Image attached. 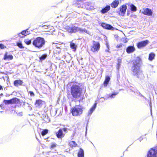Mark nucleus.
Wrapping results in <instances>:
<instances>
[{
  "instance_id": "9d476101",
  "label": "nucleus",
  "mask_w": 157,
  "mask_h": 157,
  "mask_svg": "<svg viewBox=\"0 0 157 157\" xmlns=\"http://www.w3.org/2000/svg\"><path fill=\"white\" fill-rule=\"evenodd\" d=\"M56 137L59 139H62L64 137L65 134H64L62 131L61 128H60L56 133Z\"/></svg>"
},
{
  "instance_id": "393cba45",
  "label": "nucleus",
  "mask_w": 157,
  "mask_h": 157,
  "mask_svg": "<svg viewBox=\"0 0 157 157\" xmlns=\"http://www.w3.org/2000/svg\"><path fill=\"white\" fill-rule=\"evenodd\" d=\"M22 35L26 36L30 34V31H28V29L24 30L21 33Z\"/></svg>"
},
{
  "instance_id": "9b49d317",
  "label": "nucleus",
  "mask_w": 157,
  "mask_h": 157,
  "mask_svg": "<svg viewBox=\"0 0 157 157\" xmlns=\"http://www.w3.org/2000/svg\"><path fill=\"white\" fill-rule=\"evenodd\" d=\"M101 25L105 29L113 30V27L111 25L105 23H102Z\"/></svg>"
},
{
  "instance_id": "a18cd8bd",
  "label": "nucleus",
  "mask_w": 157,
  "mask_h": 157,
  "mask_svg": "<svg viewBox=\"0 0 157 157\" xmlns=\"http://www.w3.org/2000/svg\"><path fill=\"white\" fill-rule=\"evenodd\" d=\"M106 46H107V47L108 48H109V46L108 44H107Z\"/></svg>"
},
{
  "instance_id": "bb28decb",
  "label": "nucleus",
  "mask_w": 157,
  "mask_h": 157,
  "mask_svg": "<svg viewBox=\"0 0 157 157\" xmlns=\"http://www.w3.org/2000/svg\"><path fill=\"white\" fill-rule=\"evenodd\" d=\"M47 57V55L46 54L42 55L39 57V61L41 62L42 61L44 60Z\"/></svg>"
},
{
  "instance_id": "37998d69",
  "label": "nucleus",
  "mask_w": 157,
  "mask_h": 157,
  "mask_svg": "<svg viewBox=\"0 0 157 157\" xmlns=\"http://www.w3.org/2000/svg\"><path fill=\"white\" fill-rule=\"evenodd\" d=\"M2 89H3V87H2V86L0 85V90H2Z\"/></svg>"
},
{
  "instance_id": "2f4dec72",
  "label": "nucleus",
  "mask_w": 157,
  "mask_h": 157,
  "mask_svg": "<svg viewBox=\"0 0 157 157\" xmlns=\"http://www.w3.org/2000/svg\"><path fill=\"white\" fill-rule=\"evenodd\" d=\"M3 102L6 105L12 104L11 99L9 100H3Z\"/></svg>"
},
{
  "instance_id": "4be33fe9",
  "label": "nucleus",
  "mask_w": 157,
  "mask_h": 157,
  "mask_svg": "<svg viewBox=\"0 0 157 157\" xmlns=\"http://www.w3.org/2000/svg\"><path fill=\"white\" fill-rule=\"evenodd\" d=\"M78 157H84V152L83 150L80 148L78 153Z\"/></svg>"
},
{
  "instance_id": "39448f33",
  "label": "nucleus",
  "mask_w": 157,
  "mask_h": 157,
  "mask_svg": "<svg viewBox=\"0 0 157 157\" xmlns=\"http://www.w3.org/2000/svg\"><path fill=\"white\" fill-rule=\"evenodd\" d=\"M92 43V44L90 46V51L93 53L98 52L101 47L99 42L93 40Z\"/></svg>"
},
{
  "instance_id": "f3484780",
  "label": "nucleus",
  "mask_w": 157,
  "mask_h": 157,
  "mask_svg": "<svg viewBox=\"0 0 157 157\" xmlns=\"http://www.w3.org/2000/svg\"><path fill=\"white\" fill-rule=\"evenodd\" d=\"M110 9V6L109 5H107L101 10V12L102 13L104 14L108 12Z\"/></svg>"
},
{
  "instance_id": "c9c22d12",
  "label": "nucleus",
  "mask_w": 157,
  "mask_h": 157,
  "mask_svg": "<svg viewBox=\"0 0 157 157\" xmlns=\"http://www.w3.org/2000/svg\"><path fill=\"white\" fill-rule=\"evenodd\" d=\"M123 45V44H122L121 43L120 44H118L116 46V48H120L122 47Z\"/></svg>"
},
{
  "instance_id": "ea45409f",
  "label": "nucleus",
  "mask_w": 157,
  "mask_h": 157,
  "mask_svg": "<svg viewBox=\"0 0 157 157\" xmlns=\"http://www.w3.org/2000/svg\"><path fill=\"white\" fill-rule=\"evenodd\" d=\"M62 131H63L64 132H67V131L68 130V129L66 128H63L62 129Z\"/></svg>"
},
{
  "instance_id": "412c9836",
  "label": "nucleus",
  "mask_w": 157,
  "mask_h": 157,
  "mask_svg": "<svg viewBox=\"0 0 157 157\" xmlns=\"http://www.w3.org/2000/svg\"><path fill=\"white\" fill-rule=\"evenodd\" d=\"M11 100L12 104H17L18 103L20 102V99L16 97L11 99Z\"/></svg>"
},
{
  "instance_id": "e433bc0d",
  "label": "nucleus",
  "mask_w": 157,
  "mask_h": 157,
  "mask_svg": "<svg viewBox=\"0 0 157 157\" xmlns=\"http://www.w3.org/2000/svg\"><path fill=\"white\" fill-rule=\"evenodd\" d=\"M6 47L4 45L2 44H0V48L1 49H3L6 48Z\"/></svg>"
},
{
  "instance_id": "79ce46f5",
  "label": "nucleus",
  "mask_w": 157,
  "mask_h": 157,
  "mask_svg": "<svg viewBox=\"0 0 157 157\" xmlns=\"http://www.w3.org/2000/svg\"><path fill=\"white\" fill-rule=\"evenodd\" d=\"M120 61H121V60H120ZM120 63H121V62H119L118 63H117V65L118 66V68H119L120 67Z\"/></svg>"
},
{
  "instance_id": "f257e3e1",
  "label": "nucleus",
  "mask_w": 157,
  "mask_h": 157,
  "mask_svg": "<svg viewBox=\"0 0 157 157\" xmlns=\"http://www.w3.org/2000/svg\"><path fill=\"white\" fill-rule=\"evenodd\" d=\"M70 93H68L67 97L68 99L72 98L74 99L81 98L82 96V90L80 86L77 84H73L70 88Z\"/></svg>"
},
{
  "instance_id": "4468645a",
  "label": "nucleus",
  "mask_w": 157,
  "mask_h": 157,
  "mask_svg": "<svg viewBox=\"0 0 157 157\" xmlns=\"http://www.w3.org/2000/svg\"><path fill=\"white\" fill-rule=\"evenodd\" d=\"M135 51V48L133 45L128 46L126 49V52L128 54L132 53Z\"/></svg>"
},
{
  "instance_id": "ddd939ff",
  "label": "nucleus",
  "mask_w": 157,
  "mask_h": 157,
  "mask_svg": "<svg viewBox=\"0 0 157 157\" xmlns=\"http://www.w3.org/2000/svg\"><path fill=\"white\" fill-rule=\"evenodd\" d=\"M13 58V56L12 55H8L7 52H6L4 56L3 59L5 60H10Z\"/></svg>"
},
{
  "instance_id": "6ab92c4d",
  "label": "nucleus",
  "mask_w": 157,
  "mask_h": 157,
  "mask_svg": "<svg viewBox=\"0 0 157 157\" xmlns=\"http://www.w3.org/2000/svg\"><path fill=\"white\" fill-rule=\"evenodd\" d=\"M68 144L69 146L72 148L76 147L78 146L77 144L74 141H70L69 142Z\"/></svg>"
},
{
  "instance_id": "7c9ffc66",
  "label": "nucleus",
  "mask_w": 157,
  "mask_h": 157,
  "mask_svg": "<svg viewBox=\"0 0 157 157\" xmlns=\"http://www.w3.org/2000/svg\"><path fill=\"white\" fill-rule=\"evenodd\" d=\"M48 133V130L47 129H45L43 130L41 132V135L44 136Z\"/></svg>"
},
{
  "instance_id": "c03bdc74",
  "label": "nucleus",
  "mask_w": 157,
  "mask_h": 157,
  "mask_svg": "<svg viewBox=\"0 0 157 157\" xmlns=\"http://www.w3.org/2000/svg\"><path fill=\"white\" fill-rule=\"evenodd\" d=\"M127 42H128L127 40H125V41H124V43H127Z\"/></svg>"
},
{
  "instance_id": "4c0bfd02",
  "label": "nucleus",
  "mask_w": 157,
  "mask_h": 157,
  "mask_svg": "<svg viewBox=\"0 0 157 157\" xmlns=\"http://www.w3.org/2000/svg\"><path fill=\"white\" fill-rule=\"evenodd\" d=\"M29 93L31 96H34L35 95L34 93L32 91H29Z\"/></svg>"
},
{
  "instance_id": "423d86ee",
  "label": "nucleus",
  "mask_w": 157,
  "mask_h": 157,
  "mask_svg": "<svg viewBox=\"0 0 157 157\" xmlns=\"http://www.w3.org/2000/svg\"><path fill=\"white\" fill-rule=\"evenodd\" d=\"M147 157H157V150L154 148H151L148 151Z\"/></svg>"
},
{
  "instance_id": "49530a36",
  "label": "nucleus",
  "mask_w": 157,
  "mask_h": 157,
  "mask_svg": "<svg viewBox=\"0 0 157 157\" xmlns=\"http://www.w3.org/2000/svg\"><path fill=\"white\" fill-rule=\"evenodd\" d=\"M23 105H25V101L23 102Z\"/></svg>"
},
{
  "instance_id": "a211bd4d",
  "label": "nucleus",
  "mask_w": 157,
  "mask_h": 157,
  "mask_svg": "<svg viewBox=\"0 0 157 157\" xmlns=\"http://www.w3.org/2000/svg\"><path fill=\"white\" fill-rule=\"evenodd\" d=\"M119 4V2L118 0H114L110 4L111 7L112 8H116L117 7Z\"/></svg>"
},
{
  "instance_id": "0eeeda50",
  "label": "nucleus",
  "mask_w": 157,
  "mask_h": 157,
  "mask_svg": "<svg viewBox=\"0 0 157 157\" xmlns=\"http://www.w3.org/2000/svg\"><path fill=\"white\" fill-rule=\"evenodd\" d=\"M148 40L142 41L138 42L136 44V46L138 48H141L145 47L149 43Z\"/></svg>"
},
{
  "instance_id": "58836bf2",
  "label": "nucleus",
  "mask_w": 157,
  "mask_h": 157,
  "mask_svg": "<svg viewBox=\"0 0 157 157\" xmlns=\"http://www.w3.org/2000/svg\"><path fill=\"white\" fill-rule=\"evenodd\" d=\"M97 104V103H95L91 108L95 110Z\"/></svg>"
},
{
  "instance_id": "1a4fd4ad",
  "label": "nucleus",
  "mask_w": 157,
  "mask_h": 157,
  "mask_svg": "<svg viewBox=\"0 0 157 157\" xmlns=\"http://www.w3.org/2000/svg\"><path fill=\"white\" fill-rule=\"evenodd\" d=\"M127 8V6L125 4L121 6L119 8V14L121 15L124 16L125 13Z\"/></svg>"
},
{
  "instance_id": "f704fd0d",
  "label": "nucleus",
  "mask_w": 157,
  "mask_h": 157,
  "mask_svg": "<svg viewBox=\"0 0 157 157\" xmlns=\"http://www.w3.org/2000/svg\"><path fill=\"white\" fill-rule=\"evenodd\" d=\"M56 146V144L55 143H53L51 144V146H50V148H53L55 147Z\"/></svg>"
},
{
  "instance_id": "cd10ccee",
  "label": "nucleus",
  "mask_w": 157,
  "mask_h": 157,
  "mask_svg": "<svg viewBox=\"0 0 157 157\" xmlns=\"http://www.w3.org/2000/svg\"><path fill=\"white\" fill-rule=\"evenodd\" d=\"M119 93L118 92H114L112 93L111 95H110L109 97L108 98H110L112 99L113 98H115L116 96Z\"/></svg>"
},
{
  "instance_id": "f8f14e48",
  "label": "nucleus",
  "mask_w": 157,
  "mask_h": 157,
  "mask_svg": "<svg viewBox=\"0 0 157 157\" xmlns=\"http://www.w3.org/2000/svg\"><path fill=\"white\" fill-rule=\"evenodd\" d=\"M45 101L42 100L41 99H37L35 103V105L36 107H41L44 104H45Z\"/></svg>"
},
{
  "instance_id": "f03ea898",
  "label": "nucleus",
  "mask_w": 157,
  "mask_h": 157,
  "mask_svg": "<svg viewBox=\"0 0 157 157\" xmlns=\"http://www.w3.org/2000/svg\"><path fill=\"white\" fill-rule=\"evenodd\" d=\"M132 62L133 66L132 67V71L133 72V75L139 78L140 72V63L141 62V59L140 57L137 56Z\"/></svg>"
},
{
  "instance_id": "a878e982",
  "label": "nucleus",
  "mask_w": 157,
  "mask_h": 157,
  "mask_svg": "<svg viewBox=\"0 0 157 157\" xmlns=\"http://www.w3.org/2000/svg\"><path fill=\"white\" fill-rule=\"evenodd\" d=\"M155 54L153 52L150 53L149 55L148 59L150 61H152L154 58Z\"/></svg>"
},
{
  "instance_id": "dca6fc26",
  "label": "nucleus",
  "mask_w": 157,
  "mask_h": 157,
  "mask_svg": "<svg viewBox=\"0 0 157 157\" xmlns=\"http://www.w3.org/2000/svg\"><path fill=\"white\" fill-rule=\"evenodd\" d=\"M78 30V27L75 26L69 27L67 29V31L70 33H75L77 32Z\"/></svg>"
},
{
  "instance_id": "c756f323",
  "label": "nucleus",
  "mask_w": 157,
  "mask_h": 157,
  "mask_svg": "<svg viewBox=\"0 0 157 157\" xmlns=\"http://www.w3.org/2000/svg\"><path fill=\"white\" fill-rule=\"evenodd\" d=\"M84 3L81 1H77V4L79 5H80V6H78V7L79 8H82L83 7V5Z\"/></svg>"
},
{
  "instance_id": "473e14b6",
  "label": "nucleus",
  "mask_w": 157,
  "mask_h": 157,
  "mask_svg": "<svg viewBox=\"0 0 157 157\" xmlns=\"http://www.w3.org/2000/svg\"><path fill=\"white\" fill-rule=\"evenodd\" d=\"M24 41L25 44L28 45L30 44L31 43V40L28 39H26Z\"/></svg>"
},
{
  "instance_id": "b1692460",
  "label": "nucleus",
  "mask_w": 157,
  "mask_h": 157,
  "mask_svg": "<svg viewBox=\"0 0 157 157\" xmlns=\"http://www.w3.org/2000/svg\"><path fill=\"white\" fill-rule=\"evenodd\" d=\"M70 46L71 49H73L74 51H75L77 48V46L73 42H71L70 44Z\"/></svg>"
},
{
  "instance_id": "c85d7f7f",
  "label": "nucleus",
  "mask_w": 157,
  "mask_h": 157,
  "mask_svg": "<svg viewBox=\"0 0 157 157\" xmlns=\"http://www.w3.org/2000/svg\"><path fill=\"white\" fill-rule=\"evenodd\" d=\"M131 7V10L133 12H135L137 10V8L133 4H132L130 6Z\"/></svg>"
},
{
  "instance_id": "7ed1b4c3",
  "label": "nucleus",
  "mask_w": 157,
  "mask_h": 157,
  "mask_svg": "<svg viewBox=\"0 0 157 157\" xmlns=\"http://www.w3.org/2000/svg\"><path fill=\"white\" fill-rule=\"evenodd\" d=\"M32 44L35 48L40 49L45 45V40L43 37H37L33 39Z\"/></svg>"
},
{
  "instance_id": "5701e85b",
  "label": "nucleus",
  "mask_w": 157,
  "mask_h": 157,
  "mask_svg": "<svg viewBox=\"0 0 157 157\" xmlns=\"http://www.w3.org/2000/svg\"><path fill=\"white\" fill-rule=\"evenodd\" d=\"M43 117V120L44 121V123H47L49 122L50 121V119L47 115H45Z\"/></svg>"
},
{
  "instance_id": "20e7f679",
  "label": "nucleus",
  "mask_w": 157,
  "mask_h": 157,
  "mask_svg": "<svg viewBox=\"0 0 157 157\" xmlns=\"http://www.w3.org/2000/svg\"><path fill=\"white\" fill-rule=\"evenodd\" d=\"M70 111L73 116H79L83 113V108L81 106L75 105L71 109Z\"/></svg>"
},
{
  "instance_id": "2eb2a0df",
  "label": "nucleus",
  "mask_w": 157,
  "mask_h": 157,
  "mask_svg": "<svg viewBox=\"0 0 157 157\" xmlns=\"http://www.w3.org/2000/svg\"><path fill=\"white\" fill-rule=\"evenodd\" d=\"M23 83V81L20 79L15 80L13 82L14 86L16 87L22 85Z\"/></svg>"
},
{
  "instance_id": "72a5a7b5",
  "label": "nucleus",
  "mask_w": 157,
  "mask_h": 157,
  "mask_svg": "<svg viewBox=\"0 0 157 157\" xmlns=\"http://www.w3.org/2000/svg\"><path fill=\"white\" fill-rule=\"evenodd\" d=\"M17 45L20 48H24V47H23L21 42H17Z\"/></svg>"
},
{
  "instance_id": "6e6552de",
  "label": "nucleus",
  "mask_w": 157,
  "mask_h": 157,
  "mask_svg": "<svg viewBox=\"0 0 157 157\" xmlns=\"http://www.w3.org/2000/svg\"><path fill=\"white\" fill-rule=\"evenodd\" d=\"M143 11L142 13L144 15L151 16L152 15L153 12L151 10L148 8H144L143 9Z\"/></svg>"
},
{
  "instance_id": "a19ab883",
  "label": "nucleus",
  "mask_w": 157,
  "mask_h": 157,
  "mask_svg": "<svg viewBox=\"0 0 157 157\" xmlns=\"http://www.w3.org/2000/svg\"><path fill=\"white\" fill-rule=\"evenodd\" d=\"M94 110V109H93L92 108H91L90 109V113H92L93 112Z\"/></svg>"
},
{
  "instance_id": "aec40b11",
  "label": "nucleus",
  "mask_w": 157,
  "mask_h": 157,
  "mask_svg": "<svg viewBox=\"0 0 157 157\" xmlns=\"http://www.w3.org/2000/svg\"><path fill=\"white\" fill-rule=\"evenodd\" d=\"M110 78L109 76H107L106 77L105 79L103 82V85L105 87H106L108 85L110 80Z\"/></svg>"
}]
</instances>
